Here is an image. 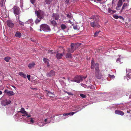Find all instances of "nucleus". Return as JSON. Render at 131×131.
Listing matches in <instances>:
<instances>
[{
    "mask_svg": "<svg viewBox=\"0 0 131 131\" xmlns=\"http://www.w3.org/2000/svg\"><path fill=\"white\" fill-rule=\"evenodd\" d=\"M53 0H45L46 3L47 4H50Z\"/></svg>",
    "mask_w": 131,
    "mask_h": 131,
    "instance_id": "a878e982",
    "label": "nucleus"
},
{
    "mask_svg": "<svg viewBox=\"0 0 131 131\" xmlns=\"http://www.w3.org/2000/svg\"><path fill=\"white\" fill-rule=\"evenodd\" d=\"M48 59L46 58H43V61L44 62L47 63L48 62Z\"/></svg>",
    "mask_w": 131,
    "mask_h": 131,
    "instance_id": "e433bc0d",
    "label": "nucleus"
},
{
    "mask_svg": "<svg viewBox=\"0 0 131 131\" xmlns=\"http://www.w3.org/2000/svg\"><path fill=\"white\" fill-rule=\"evenodd\" d=\"M53 50H49L48 51V54H53V52L52 51Z\"/></svg>",
    "mask_w": 131,
    "mask_h": 131,
    "instance_id": "4c0bfd02",
    "label": "nucleus"
},
{
    "mask_svg": "<svg viewBox=\"0 0 131 131\" xmlns=\"http://www.w3.org/2000/svg\"><path fill=\"white\" fill-rule=\"evenodd\" d=\"M8 26L10 28L13 27L14 25V24L12 21L10 20H7V21Z\"/></svg>",
    "mask_w": 131,
    "mask_h": 131,
    "instance_id": "f8f14e48",
    "label": "nucleus"
},
{
    "mask_svg": "<svg viewBox=\"0 0 131 131\" xmlns=\"http://www.w3.org/2000/svg\"><path fill=\"white\" fill-rule=\"evenodd\" d=\"M33 21V20L31 19H29L28 20L27 22L28 23H32Z\"/></svg>",
    "mask_w": 131,
    "mask_h": 131,
    "instance_id": "58836bf2",
    "label": "nucleus"
},
{
    "mask_svg": "<svg viewBox=\"0 0 131 131\" xmlns=\"http://www.w3.org/2000/svg\"><path fill=\"white\" fill-rule=\"evenodd\" d=\"M20 112H21L22 114H25V115H27V112L26 111L24 108H22L21 109V111H20Z\"/></svg>",
    "mask_w": 131,
    "mask_h": 131,
    "instance_id": "393cba45",
    "label": "nucleus"
},
{
    "mask_svg": "<svg viewBox=\"0 0 131 131\" xmlns=\"http://www.w3.org/2000/svg\"><path fill=\"white\" fill-rule=\"evenodd\" d=\"M127 113H129V111H127Z\"/></svg>",
    "mask_w": 131,
    "mask_h": 131,
    "instance_id": "774afa93",
    "label": "nucleus"
},
{
    "mask_svg": "<svg viewBox=\"0 0 131 131\" xmlns=\"http://www.w3.org/2000/svg\"><path fill=\"white\" fill-rule=\"evenodd\" d=\"M30 2L32 4H34L36 0H30Z\"/></svg>",
    "mask_w": 131,
    "mask_h": 131,
    "instance_id": "a19ab883",
    "label": "nucleus"
},
{
    "mask_svg": "<svg viewBox=\"0 0 131 131\" xmlns=\"http://www.w3.org/2000/svg\"><path fill=\"white\" fill-rule=\"evenodd\" d=\"M118 17H119V19H121L123 20H124V18L122 16H119Z\"/></svg>",
    "mask_w": 131,
    "mask_h": 131,
    "instance_id": "a18cd8bd",
    "label": "nucleus"
},
{
    "mask_svg": "<svg viewBox=\"0 0 131 131\" xmlns=\"http://www.w3.org/2000/svg\"><path fill=\"white\" fill-rule=\"evenodd\" d=\"M35 13L36 14L37 17L40 19H41L42 17L44 16V13L43 11L40 10L35 11Z\"/></svg>",
    "mask_w": 131,
    "mask_h": 131,
    "instance_id": "39448f33",
    "label": "nucleus"
},
{
    "mask_svg": "<svg viewBox=\"0 0 131 131\" xmlns=\"http://www.w3.org/2000/svg\"><path fill=\"white\" fill-rule=\"evenodd\" d=\"M27 77L28 79L29 80H30V75H29L27 74Z\"/></svg>",
    "mask_w": 131,
    "mask_h": 131,
    "instance_id": "79ce46f5",
    "label": "nucleus"
},
{
    "mask_svg": "<svg viewBox=\"0 0 131 131\" xmlns=\"http://www.w3.org/2000/svg\"><path fill=\"white\" fill-rule=\"evenodd\" d=\"M64 92L65 93H67V92H67V91H64Z\"/></svg>",
    "mask_w": 131,
    "mask_h": 131,
    "instance_id": "0e129e2a",
    "label": "nucleus"
},
{
    "mask_svg": "<svg viewBox=\"0 0 131 131\" xmlns=\"http://www.w3.org/2000/svg\"><path fill=\"white\" fill-rule=\"evenodd\" d=\"M62 78L63 79H65V78L64 77H62Z\"/></svg>",
    "mask_w": 131,
    "mask_h": 131,
    "instance_id": "338daca9",
    "label": "nucleus"
},
{
    "mask_svg": "<svg viewBox=\"0 0 131 131\" xmlns=\"http://www.w3.org/2000/svg\"><path fill=\"white\" fill-rule=\"evenodd\" d=\"M95 64L93 60L92 59L91 61V68L92 69H93L95 67Z\"/></svg>",
    "mask_w": 131,
    "mask_h": 131,
    "instance_id": "b1692460",
    "label": "nucleus"
},
{
    "mask_svg": "<svg viewBox=\"0 0 131 131\" xmlns=\"http://www.w3.org/2000/svg\"><path fill=\"white\" fill-rule=\"evenodd\" d=\"M79 111H77L76 112H71L69 113H68V115H73L75 113Z\"/></svg>",
    "mask_w": 131,
    "mask_h": 131,
    "instance_id": "2f4dec72",
    "label": "nucleus"
},
{
    "mask_svg": "<svg viewBox=\"0 0 131 131\" xmlns=\"http://www.w3.org/2000/svg\"><path fill=\"white\" fill-rule=\"evenodd\" d=\"M30 122H31L32 123H34V121L33 120V119L32 118H31V120H30Z\"/></svg>",
    "mask_w": 131,
    "mask_h": 131,
    "instance_id": "603ef678",
    "label": "nucleus"
},
{
    "mask_svg": "<svg viewBox=\"0 0 131 131\" xmlns=\"http://www.w3.org/2000/svg\"><path fill=\"white\" fill-rule=\"evenodd\" d=\"M90 22V25L93 27H99L100 26L99 25L98 21L96 19L94 20H91L89 21Z\"/></svg>",
    "mask_w": 131,
    "mask_h": 131,
    "instance_id": "20e7f679",
    "label": "nucleus"
},
{
    "mask_svg": "<svg viewBox=\"0 0 131 131\" xmlns=\"http://www.w3.org/2000/svg\"><path fill=\"white\" fill-rule=\"evenodd\" d=\"M27 115H26V116H27V117L28 118L29 117H31V115H28L27 112Z\"/></svg>",
    "mask_w": 131,
    "mask_h": 131,
    "instance_id": "3c124183",
    "label": "nucleus"
},
{
    "mask_svg": "<svg viewBox=\"0 0 131 131\" xmlns=\"http://www.w3.org/2000/svg\"><path fill=\"white\" fill-rule=\"evenodd\" d=\"M118 16L117 15H115L113 16V17L115 19H117L119 18Z\"/></svg>",
    "mask_w": 131,
    "mask_h": 131,
    "instance_id": "ea45409f",
    "label": "nucleus"
},
{
    "mask_svg": "<svg viewBox=\"0 0 131 131\" xmlns=\"http://www.w3.org/2000/svg\"><path fill=\"white\" fill-rule=\"evenodd\" d=\"M30 39L31 40V41L32 42H35L36 41V40H34L33 39H32V38H30Z\"/></svg>",
    "mask_w": 131,
    "mask_h": 131,
    "instance_id": "de8ad7c7",
    "label": "nucleus"
},
{
    "mask_svg": "<svg viewBox=\"0 0 131 131\" xmlns=\"http://www.w3.org/2000/svg\"><path fill=\"white\" fill-rule=\"evenodd\" d=\"M70 0L71 1V2H73L74 1H75V0Z\"/></svg>",
    "mask_w": 131,
    "mask_h": 131,
    "instance_id": "052dcab7",
    "label": "nucleus"
},
{
    "mask_svg": "<svg viewBox=\"0 0 131 131\" xmlns=\"http://www.w3.org/2000/svg\"><path fill=\"white\" fill-rule=\"evenodd\" d=\"M97 0L98 1H102V0Z\"/></svg>",
    "mask_w": 131,
    "mask_h": 131,
    "instance_id": "e2e57ef3",
    "label": "nucleus"
},
{
    "mask_svg": "<svg viewBox=\"0 0 131 131\" xmlns=\"http://www.w3.org/2000/svg\"><path fill=\"white\" fill-rule=\"evenodd\" d=\"M54 20V19H53L51 21H50V22L51 25L53 26H55L57 25V23Z\"/></svg>",
    "mask_w": 131,
    "mask_h": 131,
    "instance_id": "aec40b11",
    "label": "nucleus"
},
{
    "mask_svg": "<svg viewBox=\"0 0 131 131\" xmlns=\"http://www.w3.org/2000/svg\"><path fill=\"white\" fill-rule=\"evenodd\" d=\"M47 63V66H49V63L48 62V63Z\"/></svg>",
    "mask_w": 131,
    "mask_h": 131,
    "instance_id": "680f3d73",
    "label": "nucleus"
},
{
    "mask_svg": "<svg viewBox=\"0 0 131 131\" xmlns=\"http://www.w3.org/2000/svg\"><path fill=\"white\" fill-rule=\"evenodd\" d=\"M39 30L41 31L43 30L45 31H50L51 30L49 26L46 24H43L41 25L40 26Z\"/></svg>",
    "mask_w": 131,
    "mask_h": 131,
    "instance_id": "7ed1b4c3",
    "label": "nucleus"
},
{
    "mask_svg": "<svg viewBox=\"0 0 131 131\" xmlns=\"http://www.w3.org/2000/svg\"><path fill=\"white\" fill-rule=\"evenodd\" d=\"M15 35L16 37L20 38L21 37V34L19 32L17 31L16 32Z\"/></svg>",
    "mask_w": 131,
    "mask_h": 131,
    "instance_id": "5701e85b",
    "label": "nucleus"
},
{
    "mask_svg": "<svg viewBox=\"0 0 131 131\" xmlns=\"http://www.w3.org/2000/svg\"><path fill=\"white\" fill-rule=\"evenodd\" d=\"M41 19H39L38 18H37L35 21V23L36 24H37L38 23H39L41 20Z\"/></svg>",
    "mask_w": 131,
    "mask_h": 131,
    "instance_id": "473e14b6",
    "label": "nucleus"
},
{
    "mask_svg": "<svg viewBox=\"0 0 131 131\" xmlns=\"http://www.w3.org/2000/svg\"><path fill=\"white\" fill-rule=\"evenodd\" d=\"M80 96L82 98H85L86 97V95L83 94H80Z\"/></svg>",
    "mask_w": 131,
    "mask_h": 131,
    "instance_id": "f704fd0d",
    "label": "nucleus"
},
{
    "mask_svg": "<svg viewBox=\"0 0 131 131\" xmlns=\"http://www.w3.org/2000/svg\"><path fill=\"white\" fill-rule=\"evenodd\" d=\"M11 103V101L8 100H3L1 102L3 105H6L10 104Z\"/></svg>",
    "mask_w": 131,
    "mask_h": 131,
    "instance_id": "9d476101",
    "label": "nucleus"
},
{
    "mask_svg": "<svg viewBox=\"0 0 131 131\" xmlns=\"http://www.w3.org/2000/svg\"><path fill=\"white\" fill-rule=\"evenodd\" d=\"M35 64V63L32 62L29 64L28 66L29 68V69H30L33 67Z\"/></svg>",
    "mask_w": 131,
    "mask_h": 131,
    "instance_id": "6ab92c4d",
    "label": "nucleus"
},
{
    "mask_svg": "<svg viewBox=\"0 0 131 131\" xmlns=\"http://www.w3.org/2000/svg\"><path fill=\"white\" fill-rule=\"evenodd\" d=\"M55 75V72L52 70L50 71L47 74V76L48 77H51Z\"/></svg>",
    "mask_w": 131,
    "mask_h": 131,
    "instance_id": "9b49d317",
    "label": "nucleus"
},
{
    "mask_svg": "<svg viewBox=\"0 0 131 131\" xmlns=\"http://www.w3.org/2000/svg\"><path fill=\"white\" fill-rule=\"evenodd\" d=\"M11 59V58L8 57H5L4 60L6 62H8Z\"/></svg>",
    "mask_w": 131,
    "mask_h": 131,
    "instance_id": "bb28decb",
    "label": "nucleus"
},
{
    "mask_svg": "<svg viewBox=\"0 0 131 131\" xmlns=\"http://www.w3.org/2000/svg\"><path fill=\"white\" fill-rule=\"evenodd\" d=\"M69 0H65V3L66 4H68L69 3Z\"/></svg>",
    "mask_w": 131,
    "mask_h": 131,
    "instance_id": "c03bdc74",
    "label": "nucleus"
},
{
    "mask_svg": "<svg viewBox=\"0 0 131 131\" xmlns=\"http://www.w3.org/2000/svg\"><path fill=\"white\" fill-rule=\"evenodd\" d=\"M123 2L122 0H119L118 3H117V7H116V9L117 10H118V9H117L118 8H119L121 7V6L123 4Z\"/></svg>",
    "mask_w": 131,
    "mask_h": 131,
    "instance_id": "2eb2a0df",
    "label": "nucleus"
},
{
    "mask_svg": "<svg viewBox=\"0 0 131 131\" xmlns=\"http://www.w3.org/2000/svg\"><path fill=\"white\" fill-rule=\"evenodd\" d=\"M55 117V116L53 115L51 117H50V118H54Z\"/></svg>",
    "mask_w": 131,
    "mask_h": 131,
    "instance_id": "5fc2aeb1",
    "label": "nucleus"
},
{
    "mask_svg": "<svg viewBox=\"0 0 131 131\" xmlns=\"http://www.w3.org/2000/svg\"><path fill=\"white\" fill-rule=\"evenodd\" d=\"M46 92L48 95L49 96L53 97L54 95V94L53 93L50 92L48 91H47Z\"/></svg>",
    "mask_w": 131,
    "mask_h": 131,
    "instance_id": "4be33fe9",
    "label": "nucleus"
},
{
    "mask_svg": "<svg viewBox=\"0 0 131 131\" xmlns=\"http://www.w3.org/2000/svg\"><path fill=\"white\" fill-rule=\"evenodd\" d=\"M47 119H45V121H44L45 122H47Z\"/></svg>",
    "mask_w": 131,
    "mask_h": 131,
    "instance_id": "13d9d810",
    "label": "nucleus"
},
{
    "mask_svg": "<svg viewBox=\"0 0 131 131\" xmlns=\"http://www.w3.org/2000/svg\"><path fill=\"white\" fill-rule=\"evenodd\" d=\"M90 19H91L90 20H94L95 19H96V18H95V16H92Z\"/></svg>",
    "mask_w": 131,
    "mask_h": 131,
    "instance_id": "c9c22d12",
    "label": "nucleus"
},
{
    "mask_svg": "<svg viewBox=\"0 0 131 131\" xmlns=\"http://www.w3.org/2000/svg\"><path fill=\"white\" fill-rule=\"evenodd\" d=\"M30 30H32V28L30 27Z\"/></svg>",
    "mask_w": 131,
    "mask_h": 131,
    "instance_id": "69168bd1",
    "label": "nucleus"
},
{
    "mask_svg": "<svg viewBox=\"0 0 131 131\" xmlns=\"http://www.w3.org/2000/svg\"><path fill=\"white\" fill-rule=\"evenodd\" d=\"M66 57L71 58L72 57L71 54V53H67L66 55Z\"/></svg>",
    "mask_w": 131,
    "mask_h": 131,
    "instance_id": "cd10ccee",
    "label": "nucleus"
},
{
    "mask_svg": "<svg viewBox=\"0 0 131 131\" xmlns=\"http://www.w3.org/2000/svg\"><path fill=\"white\" fill-rule=\"evenodd\" d=\"M19 16L18 17V19L19 24L21 25L24 26V22H22L19 19Z\"/></svg>",
    "mask_w": 131,
    "mask_h": 131,
    "instance_id": "c85d7f7f",
    "label": "nucleus"
},
{
    "mask_svg": "<svg viewBox=\"0 0 131 131\" xmlns=\"http://www.w3.org/2000/svg\"><path fill=\"white\" fill-rule=\"evenodd\" d=\"M60 27L61 29L63 30H64L65 29H66L67 28L66 25L64 24H61Z\"/></svg>",
    "mask_w": 131,
    "mask_h": 131,
    "instance_id": "f3484780",
    "label": "nucleus"
},
{
    "mask_svg": "<svg viewBox=\"0 0 131 131\" xmlns=\"http://www.w3.org/2000/svg\"><path fill=\"white\" fill-rule=\"evenodd\" d=\"M52 17L53 19L58 20L59 19V15L58 13H53L52 15Z\"/></svg>",
    "mask_w": 131,
    "mask_h": 131,
    "instance_id": "6e6552de",
    "label": "nucleus"
},
{
    "mask_svg": "<svg viewBox=\"0 0 131 131\" xmlns=\"http://www.w3.org/2000/svg\"><path fill=\"white\" fill-rule=\"evenodd\" d=\"M70 81H71V82H74V78L73 79V80H70Z\"/></svg>",
    "mask_w": 131,
    "mask_h": 131,
    "instance_id": "6e6d98bb",
    "label": "nucleus"
},
{
    "mask_svg": "<svg viewBox=\"0 0 131 131\" xmlns=\"http://www.w3.org/2000/svg\"><path fill=\"white\" fill-rule=\"evenodd\" d=\"M101 32L100 30H99V31H96L94 33V37H96L97 35L99 33Z\"/></svg>",
    "mask_w": 131,
    "mask_h": 131,
    "instance_id": "7c9ffc66",
    "label": "nucleus"
},
{
    "mask_svg": "<svg viewBox=\"0 0 131 131\" xmlns=\"http://www.w3.org/2000/svg\"><path fill=\"white\" fill-rule=\"evenodd\" d=\"M75 108H77V109H78L79 108H80V107L79 106H75Z\"/></svg>",
    "mask_w": 131,
    "mask_h": 131,
    "instance_id": "864d4df0",
    "label": "nucleus"
},
{
    "mask_svg": "<svg viewBox=\"0 0 131 131\" xmlns=\"http://www.w3.org/2000/svg\"><path fill=\"white\" fill-rule=\"evenodd\" d=\"M4 93H6V94L9 96L13 95L14 94V93L13 91H10L7 89L5 90Z\"/></svg>",
    "mask_w": 131,
    "mask_h": 131,
    "instance_id": "1a4fd4ad",
    "label": "nucleus"
},
{
    "mask_svg": "<svg viewBox=\"0 0 131 131\" xmlns=\"http://www.w3.org/2000/svg\"><path fill=\"white\" fill-rule=\"evenodd\" d=\"M2 92L1 91H0V95L2 94Z\"/></svg>",
    "mask_w": 131,
    "mask_h": 131,
    "instance_id": "4d7b16f0",
    "label": "nucleus"
},
{
    "mask_svg": "<svg viewBox=\"0 0 131 131\" xmlns=\"http://www.w3.org/2000/svg\"><path fill=\"white\" fill-rule=\"evenodd\" d=\"M63 115L64 116H67L68 115V113H64L63 114Z\"/></svg>",
    "mask_w": 131,
    "mask_h": 131,
    "instance_id": "09e8293b",
    "label": "nucleus"
},
{
    "mask_svg": "<svg viewBox=\"0 0 131 131\" xmlns=\"http://www.w3.org/2000/svg\"><path fill=\"white\" fill-rule=\"evenodd\" d=\"M18 74L20 76L22 77L25 78H26L27 76L26 74H24L23 72H20L18 73Z\"/></svg>",
    "mask_w": 131,
    "mask_h": 131,
    "instance_id": "a211bd4d",
    "label": "nucleus"
},
{
    "mask_svg": "<svg viewBox=\"0 0 131 131\" xmlns=\"http://www.w3.org/2000/svg\"><path fill=\"white\" fill-rule=\"evenodd\" d=\"M74 45H73L75 48H76V49L78 47L82 45V44L80 43H72Z\"/></svg>",
    "mask_w": 131,
    "mask_h": 131,
    "instance_id": "412c9836",
    "label": "nucleus"
},
{
    "mask_svg": "<svg viewBox=\"0 0 131 131\" xmlns=\"http://www.w3.org/2000/svg\"><path fill=\"white\" fill-rule=\"evenodd\" d=\"M108 13H110L111 14H113L114 13V11L111 9L110 8H108Z\"/></svg>",
    "mask_w": 131,
    "mask_h": 131,
    "instance_id": "c756f323",
    "label": "nucleus"
},
{
    "mask_svg": "<svg viewBox=\"0 0 131 131\" xmlns=\"http://www.w3.org/2000/svg\"><path fill=\"white\" fill-rule=\"evenodd\" d=\"M115 113L116 114H117L122 116L124 115V112L120 110H116L115 111Z\"/></svg>",
    "mask_w": 131,
    "mask_h": 131,
    "instance_id": "4468645a",
    "label": "nucleus"
},
{
    "mask_svg": "<svg viewBox=\"0 0 131 131\" xmlns=\"http://www.w3.org/2000/svg\"><path fill=\"white\" fill-rule=\"evenodd\" d=\"M67 93L69 95H73V94L71 92H67Z\"/></svg>",
    "mask_w": 131,
    "mask_h": 131,
    "instance_id": "37998d69",
    "label": "nucleus"
},
{
    "mask_svg": "<svg viewBox=\"0 0 131 131\" xmlns=\"http://www.w3.org/2000/svg\"><path fill=\"white\" fill-rule=\"evenodd\" d=\"M67 16L68 18H70L71 19L73 18L72 16L71 15H70L69 14H67Z\"/></svg>",
    "mask_w": 131,
    "mask_h": 131,
    "instance_id": "72a5a7b5",
    "label": "nucleus"
},
{
    "mask_svg": "<svg viewBox=\"0 0 131 131\" xmlns=\"http://www.w3.org/2000/svg\"><path fill=\"white\" fill-rule=\"evenodd\" d=\"M73 28L75 30H76L77 29V27L76 26H73Z\"/></svg>",
    "mask_w": 131,
    "mask_h": 131,
    "instance_id": "8fccbe9b",
    "label": "nucleus"
},
{
    "mask_svg": "<svg viewBox=\"0 0 131 131\" xmlns=\"http://www.w3.org/2000/svg\"><path fill=\"white\" fill-rule=\"evenodd\" d=\"M69 22L70 23H71V20H69Z\"/></svg>",
    "mask_w": 131,
    "mask_h": 131,
    "instance_id": "bf43d9fd",
    "label": "nucleus"
},
{
    "mask_svg": "<svg viewBox=\"0 0 131 131\" xmlns=\"http://www.w3.org/2000/svg\"><path fill=\"white\" fill-rule=\"evenodd\" d=\"M121 59L120 58H118L116 60V61L118 62H120Z\"/></svg>",
    "mask_w": 131,
    "mask_h": 131,
    "instance_id": "49530a36",
    "label": "nucleus"
},
{
    "mask_svg": "<svg viewBox=\"0 0 131 131\" xmlns=\"http://www.w3.org/2000/svg\"><path fill=\"white\" fill-rule=\"evenodd\" d=\"M74 45V44H73L71 43V48H68L67 49V51L68 52L72 53L76 49V48H75L74 46H73Z\"/></svg>",
    "mask_w": 131,
    "mask_h": 131,
    "instance_id": "0eeeda50",
    "label": "nucleus"
},
{
    "mask_svg": "<svg viewBox=\"0 0 131 131\" xmlns=\"http://www.w3.org/2000/svg\"><path fill=\"white\" fill-rule=\"evenodd\" d=\"M128 6V4L126 3H124L123 5L122 6V8L121 9V11H122L125 8H127Z\"/></svg>",
    "mask_w": 131,
    "mask_h": 131,
    "instance_id": "dca6fc26",
    "label": "nucleus"
},
{
    "mask_svg": "<svg viewBox=\"0 0 131 131\" xmlns=\"http://www.w3.org/2000/svg\"><path fill=\"white\" fill-rule=\"evenodd\" d=\"M86 77L87 76L84 77L82 75H76L74 78V82L79 83Z\"/></svg>",
    "mask_w": 131,
    "mask_h": 131,
    "instance_id": "f03ea898",
    "label": "nucleus"
},
{
    "mask_svg": "<svg viewBox=\"0 0 131 131\" xmlns=\"http://www.w3.org/2000/svg\"><path fill=\"white\" fill-rule=\"evenodd\" d=\"M99 64L96 63L95 64V74L96 77L99 79H100L101 78V75L100 73V70L99 68Z\"/></svg>",
    "mask_w": 131,
    "mask_h": 131,
    "instance_id": "f257e3e1",
    "label": "nucleus"
},
{
    "mask_svg": "<svg viewBox=\"0 0 131 131\" xmlns=\"http://www.w3.org/2000/svg\"><path fill=\"white\" fill-rule=\"evenodd\" d=\"M63 54L61 53H59L58 52H57L56 56V57L58 59H61L63 56Z\"/></svg>",
    "mask_w": 131,
    "mask_h": 131,
    "instance_id": "ddd939ff",
    "label": "nucleus"
},
{
    "mask_svg": "<svg viewBox=\"0 0 131 131\" xmlns=\"http://www.w3.org/2000/svg\"><path fill=\"white\" fill-rule=\"evenodd\" d=\"M13 10L14 13L15 15H19L20 13V9L19 7L17 6H14L12 8Z\"/></svg>",
    "mask_w": 131,
    "mask_h": 131,
    "instance_id": "423d86ee",
    "label": "nucleus"
}]
</instances>
